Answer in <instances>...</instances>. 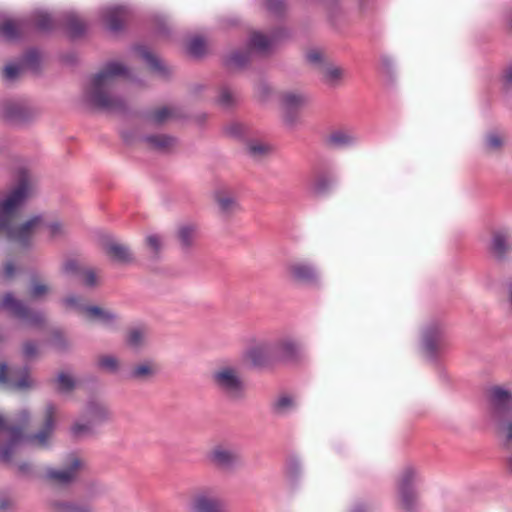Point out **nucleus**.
I'll return each mask as SVG.
<instances>
[{
	"instance_id": "052dcab7",
	"label": "nucleus",
	"mask_w": 512,
	"mask_h": 512,
	"mask_svg": "<svg viewBox=\"0 0 512 512\" xmlns=\"http://www.w3.org/2000/svg\"><path fill=\"white\" fill-rule=\"evenodd\" d=\"M19 469H20V471H22V472H26V471H28L29 467H28V465H27V464H23V465H21V466L19 467Z\"/></svg>"
},
{
	"instance_id": "9d476101",
	"label": "nucleus",
	"mask_w": 512,
	"mask_h": 512,
	"mask_svg": "<svg viewBox=\"0 0 512 512\" xmlns=\"http://www.w3.org/2000/svg\"><path fill=\"white\" fill-rule=\"evenodd\" d=\"M2 307L15 317L25 320L31 325H39L44 321L43 315L31 312L20 300L13 294L7 293L2 300Z\"/></svg>"
},
{
	"instance_id": "a18cd8bd",
	"label": "nucleus",
	"mask_w": 512,
	"mask_h": 512,
	"mask_svg": "<svg viewBox=\"0 0 512 512\" xmlns=\"http://www.w3.org/2000/svg\"><path fill=\"white\" fill-rule=\"evenodd\" d=\"M5 117L9 119H18L22 116V107L18 103H8L5 106Z\"/></svg>"
},
{
	"instance_id": "49530a36",
	"label": "nucleus",
	"mask_w": 512,
	"mask_h": 512,
	"mask_svg": "<svg viewBox=\"0 0 512 512\" xmlns=\"http://www.w3.org/2000/svg\"><path fill=\"white\" fill-rule=\"evenodd\" d=\"M332 186V180L328 177H319L314 183V190L318 194H323L329 191Z\"/></svg>"
},
{
	"instance_id": "20e7f679",
	"label": "nucleus",
	"mask_w": 512,
	"mask_h": 512,
	"mask_svg": "<svg viewBox=\"0 0 512 512\" xmlns=\"http://www.w3.org/2000/svg\"><path fill=\"white\" fill-rule=\"evenodd\" d=\"M417 471L415 468L405 467L397 480V503L398 507L405 512H412L418 506V494L414 488L417 480Z\"/></svg>"
},
{
	"instance_id": "7ed1b4c3",
	"label": "nucleus",
	"mask_w": 512,
	"mask_h": 512,
	"mask_svg": "<svg viewBox=\"0 0 512 512\" xmlns=\"http://www.w3.org/2000/svg\"><path fill=\"white\" fill-rule=\"evenodd\" d=\"M212 384L220 392L232 399L243 396L244 382L240 370L233 365H221L211 374Z\"/></svg>"
},
{
	"instance_id": "c85d7f7f",
	"label": "nucleus",
	"mask_w": 512,
	"mask_h": 512,
	"mask_svg": "<svg viewBox=\"0 0 512 512\" xmlns=\"http://www.w3.org/2000/svg\"><path fill=\"white\" fill-rule=\"evenodd\" d=\"M354 138L351 134L343 130L333 131L329 134L327 142L334 147H342L353 142Z\"/></svg>"
},
{
	"instance_id": "f8f14e48",
	"label": "nucleus",
	"mask_w": 512,
	"mask_h": 512,
	"mask_svg": "<svg viewBox=\"0 0 512 512\" xmlns=\"http://www.w3.org/2000/svg\"><path fill=\"white\" fill-rule=\"evenodd\" d=\"M208 457L212 464L222 469H231L240 461L239 453L234 448L223 444L214 446Z\"/></svg>"
},
{
	"instance_id": "13d9d810",
	"label": "nucleus",
	"mask_w": 512,
	"mask_h": 512,
	"mask_svg": "<svg viewBox=\"0 0 512 512\" xmlns=\"http://www.w3.org/2000/svg\"><path fill=\"white\" fill-rule=\"evenodd\" d=\"M258 91H259L260 97L262 99H265L270 92V88L266 84L262 83L258 86Z\"/></svg>"
},
{
	"instance_id": "6ab92c4d",
	"label": "nucleus",
	"mask_w": 512,
	"mask_h": 512,
	"mask_svg": "<svg viewBox=\"0 0 512 512\" xmlns=\"http://www.w3.org/2000/svg\"><path fill=\"white\" fill-rule=\"evenodd\" d=\"M510 248V236L506 231L493 232L491 251L496 257L502 258Z\"/></svg>"
},
{
	"instance_id": "bf43d9fd",
	"label": "nucleus",
	"mask_w": 512,
	"mask_h": 512,
	"mask_svg": "<svg viewBox=\"0 0 512 512\" xmlns=\"http://www.w3.org/2000/svg\"><path fill=\"white\" fill-rule=\"evenodd\" d=\"M504 81L508 85H512V65L504 71Z\"/></svg>"
},
{
	"instance_id": "a878e982",
	"label": "nucleus",
	"mask_w": 512,
	"mask_h": 512,
	"mask_svg": "<svg viewBox=\"0 0 512 512\" xmlns=\"http://www.w3.org/2000/svg\"><path fill=\"white\" fill-rule=\"evenodd\" d=\"M195 509L197 512H225L219 500L206 496H199L195 500Z\"/></svg>"
},
{
	"instance_id": "f704fd0d",
	"label": "nucleus",
	"mask_w": 512,
	"mask_h": 512,
	"mask_svg": "<svg viewBox=\"0 0 512 512\" xmlns=\"http://www.w3.org/2000/svg\"><path fill=\"white\" fill-rule=\"evenodd\" d=\"M173 117V111L168 107H160L149 114V120L155 124H162Z\"/></svg>"
},
{
	"instance_id": "5701e85b",
	"label": "nucleus",
	"mask_w": 512,
	"mask_h": 512,
	"mask_svg": "<svg viewBox=\"0 0 512 512\" xmlns=\"http://www.w3.org/2000/svg\"><path fill=\"white\" fill-rule=\"evenodd\" d=\"M23 31V23L19 20L8 19L0 24V34L7 40L16 39Z\"/></svg>"
},
{
	"instance_id": "ddd939ff",
	"label": "nucleus",
	"mask_w": 512,
	"mask_h": 512,
	"mask_svg": "<svg viewBox=\"0 0 512 512\" xmlns=\"http://www.w3.org/2000/svg\"><path fill=\"white\" fill-rule=\"evenodd\" d=\"M248 359L253 365L266 367L276 363L272 342L261 341L255 343L247 352Z\"/></svg>"
},
{
	"instance_id": "09e8293b",
	"label": "nucleus",
	"mask_w": 512,
	"mask_h": 512,
	"mask_svg": "<svg viewBox=\"0 0 512 512\" xmlns=\"http://www.w3.org/2000/svg\"><path fill=\"white\" fill-rule=\"evenodd\" d=\"M486 141L488 149L494 151L502 147L504 139L496 133H491L487 136Z\"/></svg>"
},
{
	"instance_id": "4be33fe9",
	"label": "nucleus",
	"mask_w": 512,
	"mask_h": 512,
	"mask_svg": "<svg viewBox=\"0 0 512 512\" xmlns=\"http://www.w3.org/2000/svg\"><path fill=\"white\" fill-rule=\"evenodd\" d=\"M157 372L156 365L152 362H143L135 365L129 372V378L138 381L151 379Z\"/></svg>"
},
{
	"instance_id": "393cba45",
	"label": "nucleus",
	"mask_w": 512,
	"mask_h": 512,
	"mask_svg": "<svg viewBox=\"0 0 512 512\" xmlns=\"http://www.w3.org/2000/svg\"><path fill=\"white\" fill-rule=\"evenodd\" d=\"M274 42V38L267 37L260 32H253L250 36V47L260 53L268 52Z\"/></svg>"
},
{
	"instance_id": "aec40b11",
	"label": "nucleus",
	"mask_w": 512,
	"mask_h": 512,
	"mask_svg": "<svg viewBox=\"0 0 512 512\" xmlns=\"http://www.w3.org/2000/svg\"><path fill=\"white\" fill-rule=\"evenodd\" d=\"M105 22L112 31L123 27L126 19V10L123 7H109L104 11Z\"/></svg>"
},
{
	"instance_id": "e433bc0d",
	"label": "nucleus",
	"mask_w": 512,
	"mask_h": 512,
	"mask_svg": "<svg viewBox=\"0 0 512 512\" xmlns=\"http://www.w3.org/2000/svg\"><path fill=\"white\" fill-rule=\"evenodd\" d=\"M250 53L247 51L232 53L227 59V65L233 68H239L245 65L249 60Z\"/></svg>"
},
{
	"instance_id": "473e14b6",
	"label": "nucleus",
	"mask_w": 512,
	"mask_h": 512,
	"mask_svg": "<svg viewBox=\"0 0 512 512\" xmlns=\"http://www.w3.org/2000/svg\"><path fill=\"white\" fill-rule=\"evenodd\" d=\"M195 229L189 226H183L178 230V239L182 248L191 247L195 240Z\"/></svg>"
},
{
	"instance_id": "a19ab883",
	"label": "nucleus",
	"mask_w": 512,
	"mask_h": 512,
	"mask_svg": "<svg viewBox=\"0 0 512 512\" xmlns=\"http://www.w3.org/2000/svg\"><path fill=\"white\" fill-rule=\"evenodd\" d=\"M34 22L35 26L40 30H49L53 27V19L48 13H37Z\"/></svg>"
},
{
	"instance_id": "864d4df0",
	"label": "nucleus",
	"mask_w": 512,
	"mask_h": 512,
	"mask_svg": "<svg viewBox=\"0 0 512 512\" xmlns=\"http://www.w3.org/2000/svg\"><path fill=\"white\" fill-rule=\"evenodd\" d=\"M15 271H16V269H15L14 264L11 261L6 262L4 265V268H3L4 278L7 280L12 279L15 275Z\"/></svg>"
},
{
	"instance_id": "8fccbe9b",
	"label": "nucleus",
	"mask_w": 512,
	"mask_h": 512,
	"mask_svg": "<svg viewBox=\"0 0 512 512\" xmlns=\"http://www.w3.org/2000/svg\"><path fill=\"white\" fill-rule=\"evenodd\" d=\"M265 5L270 12L275 14L281 13L284 9L283 0H265Z\"/></svg>"
},
{
	"instance_id": "cd10ccee",
	"label": "nucleus",
	"mask_w": 512,
	"mask_h": 512,
	"mask_svg": "<svg viewBox=\"0 0 512 512\" xmlns=\"http://www.w3.org/2000/svg\"><path fill=\"white\" fill-rule=\"evenodd\" d=\"M135 52L149 65L151 69L155 71H162L164 69L161 61L154 54H152L146 47L137 46L135 47Z\"/></svg>"
},
{
	"instance_id": "f03ea898",
	"label": "nucleus",
	"mask_w": 512,
	"mask_h": 512,
	"mask_svg": "<svg viewBox=\"0 0 512 512\" xmlns=\"http://www.w3.org/2000/svg\"><path fill=\"white\" fill-rule=\"evenodd\" d=\"M128 77V70L118 62H110L91 79L86 90L89 102L104 110H119L124 106L123 100L114 93L116 79Z\"/></svg>"
},
{
	"instance_id": "a211bd4d",
	"label": "nucleus",
	"mask_w": 512,
	"mask_h": 512,
	"mask_svg": "<svg viewBox=\"0 0 512 512\" xmlns=\"http://www.w3.org/2000/svg\"><path fill=\"white\" fill-rule=\"evenodd\" d=\"M39 59V54L36 51H29L24 59L23 64H9L3 69V77L6 80H15L23 71L24 65L33 66Z\"/></svg>"
},
{
	"instance_id": "39448f33",
	"label": "nucleus",
	"mask_w": 512,
	"mask_h": 512,
	"mask_svg": "<svg viewBox=\"0 0 512 512\" xmlns=\"http://www.w3.org/2000/svg\"><path fill=\"white\" fill-rule=\"evenodd\" d=\"M490 401L493 415L500 421L501 434L507 442H512V419H504L512 411V394L500 387H495L490 391Z\"/></svg>"
},
{
	"instance_id": "b1692460",
	"label": "nucleus",
	"mask_w": 512,
	"mask_h": 512,
	"mask_svg": "<svg viewBox=\"0 0 512 512\" xmlns=\"http://www.w3.org/2000/svg\"><path fill=\"white\" fill-rule=\"evenodd\" d=\"M323 81L330 86H336L344 76V71L340 67L334 66L329 62L320 70Z\"/></svg>"
},
{
	"instance_id": "58836bf2",
	"label": "nucleus",
	"mask_w": 512,
	"mask_h": 512,
	"mask_svg": "<svg viewBox=\"0 0 512 512\" xmlns=\"http://www.w3.org/2000/svg\"><path fill=\"white\" fill-rule=\"evenodd\" d=\"M58 390L70 392L75 387V380L66 373H60L56 379Z\"/></svg>"
},
{
	"instance_id": "0e129e2a",
	"label": "nucleus",
	"mask_w": 512,
	"mask_h": 512,
	"mask_svg": "<svg viewBox=\"0 0 512 512\" xmlns=\"http://www.w3.org/2000/svg\"><path fill=\"white\" fill-rule=\"evenodd\" d=\"M356 512H363V511H356Z\"/></svg>"
},
{
	"instance_id": "1a4fd4ad",
	"label": "nucleus",
	"mask_w": 512,
	"mask_h": 512,
	"mask_svg": "<svg viewBox=\"0 0 512 512\" xmlns=\"http://www.w3.org/2000/svg\"><path fill=\"white\" fill-rule=\"evenodd\" d=\"M64 304L83 313L88 320H97L104 325H110L117 319V316L111 311L98 306L83 305L81 300L76 297H67Z\"/></svg>"
},
{
	"instance_id": "de8ad7c7",
	"label": "nucleus",
	"mask_w": 512,
	"mask_h": 512,
	"mask_svg": "<svg viewBox=\"0 0 512 512\" xmlns=\"http://www.w3.org/2000/svg\"><path fill=\"white\" fill-rule=\"evenodd\" d=\"M63 272L66 274H80L82 269L76 259H68L63 264Z\"/></svg>"
},
{
	"instance_id": "bb28decb",
	"label": "nucleus",
	"mask_w": 512,
	"mask_h": 512,
	"mask_svg": "<svg viewBox=\"0 0 512 512\" xmlns=\"http://www.w3.org/2000/svg\"><path fill=\"white\" fill-rule=\"evenodd\" d=\"M146 141L151 147L161 151H168L176 144V140L167 135H152L147 137Z\"/></svg>"
},
{
	"instance_id": "4468645a",
	"label": "nucleus",
	"mask_w": 512,
	"mask_h": 512,
	"mask_svg": "<svg viewBox=\"0 0 512 512\" xmlns=\"http://www.w3.org/2000/svg\"><path fill=\"white\" fill-rule=\"evenodd\" d=\"M56 408L52 404H48L45 408L44 420L41 430L29 436L27 439L33 445L44 447L48 439L51 437L55 426Z\"/></svg>"
},
{
	"instance_id": "680f3d73",
	"label": "nucleus",
	"mask_w": 512,
	"mask_h": 512,
	"mask_svg": "<svg viewBox=\"0 0 512 512\" xmlns=\"http://www.w3.org/2000/svg\"><path fill=\"white\" fill-rule=\"evenodd\" d=\"M508 468L512 472V456L508 459Z\"/></svg>"
},
{
	"instance_id": "c9c22d12",
	"label": "nucleus",
	"mask_w": 512,
	"mask_h": 512,
	"mask_svg": "<svg viewBox=\"0 0 512 512\" xmlns=\"http://www.w3.org/2000/svg\"><path fill=\"white\" fill-rule=\"evenodd\" d=\"M187 49L192 56L199 57L205 53L206 43L203 38L195 37L189 41Z\"/></svg>"
},
{
	"instance_id": "ea45409f",
	"label": "nucleus",
	"mask_w": 512,
	"mask_h": 512,
	"mask_svg": "<svg viewBox=\"0 0 512 512\" xmlns=\"http://www.w3.org/2000/svg\"><path fill=\"white\" fill-rule=\"evenodd\" d=\"M67 27L73 36H78L85 30V24L75 15L68 16Z\"/></svg>"
},
{
	"instance_id": "37998d69",
	"label": "nucleus",
	"mask_w": 512,
	"mask_h": 512,
	"mask_svg": "<svg viewBox=\"0 0 512 512\" xmlns=\"http://www.w3.org/2000/svg\"><path fill=\"white\" fill-rule=\"evenodd\" d=\"M145 340V332L141 329H133L128 334V344L132 347H139Z\"/></svg>"
},
{
	"instance_id": "72a5a7b5",
	"label": "nucleus",
	"mask_w": 512,
	"mask_h": 512,
	"mask_svg": "<svg viewBox=\"0 0 512 512\" xmlns=\"http://www.w3.org/2000/svg\"><path fill=\"white\" fill-rule=\"evenodd\" d=\"M52 507L54 512H92L88 506L69 502H55Z\"/></svg>"
},
{
	"instance_id": "3c124183",
	"label": "nucleus",
	"mask_w": 512,
	"mask_h": 512,
	"mask_svg": "<svg viewBox=\"0 0 512 512\" xmlns=\"http://www.w3.org/2000/svg\"><path fill=\"white\" fill-rule=\"evenodd\" d=\"M83 276L84 283L87 286H94L97 284V276L92 269L82 270L80 273Z\"/></svg>"
},
{
	"instance_id": "6e6d98bb",
	"label": "nucleus",
	"mask_w": 512,
	"mask_h": 512,
	"mask_svg": "<svg viewBox=\"0 0 512 512\" xmlns=\"http://www.w3.org/2000/svg\"><path fill=\"white\" fill-rule=\"evenodd\" d=\"M30 386L29 376L25 374L19 381L13 383V387L16 389H24Z\"/></svg>"
},
{
	"instance_id": "423d86ee",
	"label": "nucleus",
	"mask_w": 512,
	"mask_h": 512,
	"mask_svg": "<svg viewBox=\"0 0 512 512\" xmlns=\"http://www.w3.org/2000/svg\"><path fill=\"white\" fill-rule=\"evenodd\" d=\"M85 417L88 423H75L72 427V433L76 437L88 435L92 432V427L101 424L111 418V412L101 401H92L87 405Z\"/></svg>"
},
{
	"instance_id": "7c9ffc66",
	"label": "nucleus",
	"mask_w": 512,
	"mask_h": 512,
	"mask_svg": "<svg viewBox=\"0 0 512 512\" xmlns=\"http://www.w3.org/2000/svg\"><path fill=\"white\" fill-rule=\"evenodd\" d=\"M270 152V147L262 142L251 141L247 144V153L254 159H262Z\"/></svg>"
},
{
	"instance_id": "f257e3e1",
	"label": "nucleus",
	"mask_w": 512,
	"mask_h": 512,
	"mask_svg": "<svg viewBox=\"0 0 512 512\" xmlns=\"http://www.w3.org/2000/svg\"><path fill=\"white\" fill-rule=\"evenodd\" d=\"M32 185L26 172H21L17 186L0 203V233L22 245L29 243L38 232L46 230L52 239L65 234V227L58 221H49L43 216H34L17 225L18 212L23 202L30 196Z\"/></svg>"
},
{
	"instance_id": "4d7b16f0",
	"label": "nucleus",
	"mask_w": 512,
	"mask_h": 512,
	"mask_svg": "<svg viewBox=\"0 0 512 512\" xmlns=\"http://www.w3.org/2000/svg\"><path fill=\"white\" fill-rule=\"evenodd\" d=\"M8 369L5 364H0V384L8 383Z\"/></svg>"
},
{
	"instance_id": "603ef678",
	"label": "nucleus",
	"mask_w": 512,
	"mask_h": 512,
	"mask_svg": "<svg viewBox=\"0 0 512 512\" xmlns=\"http://www.w3.org/2000/svg\"><path fill=\"white\" fill-rule=\"evenodd\" d=\"M219 102L224 106H229L233 102V97L228 89H223L220 92Z\"/></svg>"
},
{
	"instance_id": "5fc2aeb1",
	"label": "nucleus",
	"mask_w": 512,
	"mask_h": 512,
	"mask_svg": "<svg viewBox=\"0 0 512 512\" xmlns=\"http://www.w3.org/2000/svg\"><path fill=\"white\" fill-rule=\"evenodd\" d=\"M23 353L27 358H31L36 355L37 347L33 342H26L23 345Z\"/></svg>"
},
{
	"instance_id": "0eeeda50",
	"label": "nucleus",
	"mask_w": 512,
	"mask_h": 512,
	"mask_svg": "<svg viewBox=\"0 0 512 512\" xmlns=\"http://www.w3.org/2000/svg\"><path fill=\"white\" fill-rule=\"evenodd\" d=\"M30 420V415L27 411H21L14 423L10 425H6L3 418L0 416V429L5 428L9 432L10 442L9 444L1 451L0 458L3 461H10L12 452L15 446L23 439L24 431L27 428V425Z\"/></svg>"
},
{
	"instance_id": "412c9836",
	"label": "nucleus",
	"mask_w": 512,
	"mask_h": 512,
	"mask_svg": "<svg viewBox=\"0 0 512 512\" xmlns=\"http://www.w3.org/2000/svg\"><path fill=\"white\" fill-rule=\"evenodd\" d=\"M105 252L113 260L120 263H130L133 260L129 248L117 242H111L105 245Z\"/></svg>"
},
{
	"instance_id": "9b49d317",
	"label": "nucleus",
	"mask_w": 512,
	"mask_h": 512,
	"mask_svg": "<svg viewBox=\"0 0 512 512\" xmlns=\"http://www.w3.org/2000/svg\"><path fill=\"white\" fill-rule=\"evenodd\" d=\"M286 275L291 281L300 284H312L318 278L315 268L302 261L289 262L286 266Z\"/></svg>"
},
{
	"instance_id": "c03bdc74",
	"label": "nucleus",
	"mask_w": 512,
	"mask_h": 512,
	"mask_svg": "<svg viewBox=\"0 0 512 512\" xmlns=\"http://www.w3.org/2000/svg\"><path fill=\"white\" fill-rule=\"evenodd\" d=\"M49 287L46 284H43L38 281H34L32 284V287L29 291V296L31 298L37 299L44 295H46L49 292Z\"/></svg>"
},
{
	"instance_id": "c756f323",
	"label": "nucleus",
	"mask_w": 512,
	"mask_h": 512,
	"mask_svg": "<svg viewBox=\"0 0 512 512\" xmlns=\"http://www.w3.org/2000/svg\"><path fill=\"white\" fill-rule=\"evenodd\" d=\"M145 246L150 257L156 258L163 247L162 237L157 234L148 235L145 238Z\"/></svg>"
},
{
	"instance_id": "79ce46f5",
	"label": "nucleus",
	"mask_w": 512,
	"mask_h": 512,
	"mask_svg": "<svg viewBox=\"0 0 512 512\" xmlns=\"http://www.w3.org/2000/svg\"><path fill=\"white\" fill-rule=\"evenodd\" d=\"M98 366L109 372H115L118 369V361L110 355H103L98 358Z\"/></svg>"
},
{
	"instance_id": "dca6fc26",
	"label": "nucleus",
	"mask_w": 512,
	"mask_h": 512,
	"mask_svg": "<svg viewBox=\"0 0 512 512\" xmlns=\"http://www.w3.org/2000/svg\"><path fill=\"white\" fill-rule=\"evenodd\" d=\"M83 466L82 461L75 455H71L68 459V467L63 470H49L47 475L49 479L57 484H67L73 481L78 471Z\"/></svg>"
},
{
	"instance_id": "e2e57ef3",
	"label": "nucleus",
	"mask_w": 512,
	"mask_h": 512,
	"mask_svg": "<svg viewBox=\"0 0 512 512\" xmlns=\"http://www.w3.org/2000/svg\"><path fill=\"white\" fill-rule=\"evenodd\" d=\"M510 303L512 305V292H511V295H510Z\"/></svg>"
},
{
	"instance_id": "f3484780",
	"label": "nucleus",
	"mask_w": 512,
	"mask_h": 512,
	"mask_svg": "<svg viewBox=\"0 0 512 512\" xmlns=\"http://www.w3.org/2000/svg\"><path fill=\"white\" fill-rule=\"evenodd\" d=\"M215 200L221 213L232 215L240 210V205L234 195L228 191L220 190L215 193Z\"/></svg>"
},
{
	"instance_id": "2f4dec72",
	"label": "nucleus",
	"mask_w": 512,
	"mask_h": 512,
	"mask_svg": "<svg viewBox=\"0 0 512 512\" xmlns=\"http://www.w3.org/2000/svg\"><path fill=\"white\" fill-rule=\"evenodd\" d=\"M306 59L310 64L317 67L319 71L328 63L325 53L320 49H310L307 51Z\"/></svg>"
},
{
	"instance_id": "6e6552de",
	"label": "nucleus",
	"mask_w": 512,
	"mask_h": 512,
	"mask_svg": "<svg viewBox=\"0 0 512 512\" xmlns=\"http://www.w3.org/2000/svg\"><path fill=\"white\" fill-rule=\"evenodd\" d=\"M309 102L308 97L298 91H286L280 95V105L283 111L284 121L294 125L299 119V112Z\"/></svg>"
},
{
	"instance_id": "2eb2a0df",
	"label": "nucleus",
	"mask_w": 512,
	"mask_h": 512,
	"mask_svg": "<svg viewBox=\"0 0 512 512\" xmlns=\"http://www.w3.org/2000/svg\"><path fill=\"white\" fill-rule=\"evenodd\" d=\"M276 362L294 361L300 356V347L291 337H282L272 341Z\"/></svg>"
},
{
	"instance_id": "4c0bfd02",
	"label": "nucleus",
	"mask_w": 512,
	"mask_h": 512,
	"mask_svg": "<svg viewBox=\"0 0 512 512\" xmlns=\"http://www.w3.org/2000/svg\"><path fill=\"white\" fill-rule=\"evenodd\" d=\"M294 406L293 399L290 396L282 395L273 404L276 413L283 414Z\"/></svg>"
}]
</instances>
